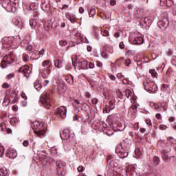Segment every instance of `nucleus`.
I'll list each match as a JSON object with an SVG mask.
<instances>
[{
	"mask_svg": "<svg viewBox=\"0 0 176 176\" xmlns=\"http://www.w3.org/2000/svg\"><path fill=\"white\" fill-rule=\"evenodd\" d=\"M153 108L154 109H156L157 112H160L162 109L166 110L165 104L164 105L162 104V106L160 107L159 104L154 103Z\"/></svg>",
	"mask_w": 176,
	"mask_h": 176,
	"instance_id": "obj_17",
	"label": "nucleus"
},
{
	"mask_svg": "<svg viewBox=\"0 0 176 176\" xmlns=\"http://www.w3.org/2000/svg\"><path fill=\"white\" fill-rule=\"evenodd\" d=\"M96 16V9L91 8L89 13V17H94Z\"/></svg>",
	"mask_w": 176,
	"mask_h": 176,
	"instance_id": "obj_31",
	"label": "nucleus"
},
{
	"mask_svg": "<svg viewBox=\"0 0 176 176\" xmlns=\"http://www.w3.org/2000/svg\"><path fill=\"white\" fill-rule=\"evenodd\" d=\"M161 2V5H166V6H168L170 5V2H171V1L170 0H160Z\"/></svg>",
	"mask_w": 176,
	"mask_h": 176,
	"instance_id": "obj_32",
	"label": "nucleus"
},
{
	"mask_svg": "<svg viewBox=\"0 0 176 176\" xmlns=\"http://www.w3.org/2000/svg\"><path fill=\"white\" fill-rule=\"evenodd\" d=\"M42 66L43 68H49V67L51 66V69L53 68V65L50 63V60H45L42 63Z\"/></svg>",
	"mask_w": 176,
	"mask_h": 176,
	"instance_id": "obj_16",
	"label": "nucleus"
},
{
	"mask_svg": "<svg viewBox=\"0 0 176 176\" xmlns=\"http://www.w3.org/2000/svg\"><path fill=\"white\" fill-rule=\"evenodd\" d=\"M162 21L164 23V25H163V28H167L168 24H170V21H168V19H167V18H164Z\"/></svg>",
	"mask_w": 176,
	"mask_h": 176,
	"instance_id": "obj_29",
	"label": "nucleus"
},
{
	"mask_svg": "<svg viewBox=\"0 0 176 176\" xmlns=\"http://www.w3.org/2000/svg\"><path fill=\"white\" fill-rule=\"evenodd\" d=\"M2 6L4 9H6L7 12H12L13 13L16 12V7L13 6L12 5V2H10V1H3L2 3Z\"/></svg>",
	"mask_w": 176,
	"mask_h": 176,
	"instance_id": "obj_5",
	"label": "nucleus"
},
{
	"mask_svg": "<svg viewBox=\"0 0 176 176\" xmlns=\"http://www.w3.org/2000/svg\"><path fill=\"white\" fill-rule=\"evenodd\" d=\"M89 63L87 60H80L78 62V66L81 68V69H87V65Z\"/></svg>",
	"mask_w": 176,
	"mask_h": 176,
	"instance_id": "obj_15",
	"label": "nucleus"
},
{
	"mask_svg": "<svg viewBox=\"0 0 176 176\" xmlns=\"http://www.w3.org/2000/svg\"><path fill=\"white\" fill-rule=\"evenodd\" d=\"M34 87L37 91H39L42 89V84L40 83L39 80H37L34 82Z\"/></svg>",
	"mask_w": 176,
	"mask_h": 176,
	"instance_id": "obj_19",
	"label": "nucleus"
},
{
	"mask_svg": "<svg viewBox=\"0 0 176 176\" xmlns=\"http://www.w3.org/2000/svg\"><path fill=\"white\" fill-rule=\"evenodd\" d=\"M107 135H109V137H111L112 135H113V134H115V132L113 131V132H111V131H109L107 133Z\"/></svg>",
	"mask_w": 176,
	"mask_h": 176,
	"instance_id": "obj_58",
	"label": "nucleus"
},
{
	"mask_svg": "<svg viewBox=\"0 0 176 176\" xmlns=\"http://www.w3.org/2000/svg\"><path fill=\"white\" fill-rule=\"evenodd\" d=\"M129 149H130V145L123 146L122 144H120L117 145L115 151L116 153H117L121 159H124L129 156Z\"/></svg>",
	"mask_w": 176,
	"mask_h": 176,
	"instance_id": "obj_4",
	"label": "nucleus"
},
{
	"mask_svg": "<svg viewBox=\"0 0 176 176\" xmlns=\"http://www.w3.org/2000/svg\"><path fill=\"white\" fill-rule=\"evenodd\" d=\"M26 50L28 51V52H31L32 50V45H28V46H27L26 47Z\"/></svg>",
	"mask_w": 176,
	"mask_h": 176,
	"instance_id": "obj_55",
	"label": "nucleus"
},
{
	"mask_svg": "<svg viewBox=\"0 0 176 176\" xmlns=\"http://www.w3.org/2000/svg\"><path fill=\"white\" fill-rule=\"evenodd\" d=\"M57 113L58 115H60L61 118L65 117V115H67V108L64 106L58 107L57 109Z\"/></svg>",
	"mask_w": 176,
	"mask_h": 176,
	"instance_id": "obj_11",
	"label": "nucleus"
},
{
	"mask_svg": "<svg viewBox=\"0 0 176 176\" xmlns=\"http://www.w3.org/2000/svg\"><path fill=\"white\" fill-rule=\"evenodd\" d=\"M119 47L120 49H124V43H123V41L120 43Z\"/></svg>",
	"mask_w": 176,
	"mask_h": 176,
	"instance_id": "obj_53",
	"label": "nucleus"
},
{
	"mask_svg": "<svg viewBox=\"0 0 176 176\" xmlns=\"http://www.w3.org/2000/svg\"><path fill=\"white\" fill-rule=\"evenodd\" d=\"M51 25H52V23H50V21H45L44 22V27H45V28L49 29V28H50Z\"/></svg>",
	"mask_w": 176,
	"mask_h": 176,
	"instance_id": "obj_33",
	"label": "nucleus"
},
{
	"mask_svg": "<svg viewBox=\"0 0 176 176\" xmlns=\"http://www.w3.org/2000/svg\"><path fill=\"white\" fill-rule=\"evenodd\" d=\"M150 89H152V90L149 91L150 93H156V91H157V85L154 82V85H151V87H150Z\"/></svg>",
	"mask_w": 176,
	"mask_h": 176,
	"instance_id": "obj_24",
	"label": "nucleus"
},
{
	"mask_svg": "<svg viewBox=\"0 0 176 176\" xmlns=\"http://www.w3.org/2000/svg\"><path fill=\"white\" fill-rule=\"evenodd\" d=\"M6 156L9 159H16L17 157V151L14 149L9 148L6 153Z\"/></svg>",
	"mask_w": 176,
	"mask_h": 176,
	"instance_id": "obj_9",
	"label": "nucleus"
},
{
	"mask_svg": "<svg viewBox=\"0 0 176 176\" xmlns=\"http://www.w3.org/2000/svg\"><path fill=\"white\" fill-rule=\"evenodd\" d=\"M109 112H111V109L107 107L103 109V113H109Z\"/></svg>",
	"mask_w": 176,
	"mask_h": 176,
	"instance_id": "obj_46",
	"label": "nucleus"
},
{
	"mask_svg": "<svg viewBox=\"0 0 176 176\" xmlns=\"http://www.w3.org/2000/svg\"><path fill=\"white\" fill-rule=\"evenodd\" d=\"M2 87L3 89H9V84H8L7 82H5L2 85Z\"/></svg>",
	"mask_w": 176,
	"mask_h": 176,
	"instance_id": "obj_51",
	"label": "nucleus"
},
{
	"mask_svg": "<svg viewBox=\"0 0 176 176\" xmlns=\"http://www.w3.org/2000/svg\"><path fill=\"white\" fill-rule=\"evenodd\" d=\"M143 85L144 90H146V91H150V90H153L152 89H151V87L153 86V85H155V82L151 81V80H146L144 81Z\"/></svg>",
	"mask_w": 176,
	"mask_h": 176,
	"instance_id": "obj_10",
	"label": "nucleus"
},
{
	"mask_svg": "<svg viewBox=\"0 0 176 176\" xmlns=\"http://www.w3.org/2000/svg\"><path fill=\"white\" fill-rule=\"evenodd\" d=\"M167 140L170 141V144H174V142H175V140H174V138H173V137H168L167 138Z\"/></svg>",
	"mask_w": 176,
	"mask_h": 176,
	"instance_id": "obj_47",
	"label": "nucleus"
},
{
	"mask_svg": "<svg viewBox=\"0 0 176 176\" xmlns=\"http://www.w3.org/2000/svg\"><path fill=\"white\" fill-rule=\"evenodd\" d=\"M7 78H8V79H12V78H14V74L12 73V74H8L7 76Z\"/></svg>",
	"mask_w": 176,
	"mask_h": 176,
	"instance_id": "obj_50",
	"label": "nucleus"
},
{
	"mask_svg": "<svg viewBox=\"0 0 176 176\" xmlns=\"http://www.w3.org/2000/svg\"><path fill=\"white\" fill-rule=\"evenodd\" d=\"M29 144H30V142H28V140H25V141L23 142V146H28Z\"/></svg>",
	"mask_w": 176,
	"mask_h": 176,
	"instance_id": "obj_56",
	"label": "nucleus"
},
{
	"mask_svg": "<svg viewBox=\"0 0 176 176\" xmlns=\"http://www.w3.org/2000/svg\"><path fill=\"white\" fill-rule=\"evenodd\" d=\"M149 73L151 75H152V76H156V75H157V73H156V70H155V69H150Z\"/></svg>",
	"mask_w": 176,
	"mask_h": 176,
	"instance_id": "obj_37",
	"label": "nucleus"
},
{
	"mask_svg": "<svg viewBox=\"0 0 176 176\" xmlns=\"http://www.w3.org/2000/svg\"><path fill=\"white\" fill-rule=\"evenodd\" d=\"M161 91L170 94V85L167 84H162L161 86Z\"/></svg>",
	"mask_w": 176,
	"mask_h": 176,
	"instance_id": "obj_13",
	"label": "nucleus"
},
{
	"mask_svg": "<svg viewBox=\"0 0 176 176\" xmlns=\"http://www.w3.org/2000/svg\"><path fill=\"white\" fill-rule=\"evenodd\" d=\"M135 152L136 156H141V155H142V152L141 151V149H140V148H136L135 150Z\"/></svg>",
	"mask_w": 176,
	"mask_h": 176,
	"instance_id": "obj_38",
	"label": "nucleus"
},
{
	"mask_svg": "<svg viewBox=\"0 0 176 176\" xmlns=\"http://www.w3.org/2000/svg\"><path fill=\"white\" fill-rule=\"evenodd\" d=\"M89 68H90L91 69H93V68H94V63H90L89 64Z\"/></svg>",
	"mask_w": 176,
	"mask_h": 176,
	"instance_id": "obj_64",
	"label": "nucleus"
},
{
	"mask_svg": "<svg viewBox=\"0 0 176 176\" xmlns=\"http://www.w3.org/2000/svg\"><path fill=\"white\" fill-rule=\"evenodd\" d=\"M41 8L43 12H49L50 10V0H41Z\"/></svg>",
	"mask_w": 176,
	"mask_h": 176,
	"instance_id": "obj_8",
	"label": "nucleus"
},
{
	"mask_svg": "<svg viewBox=\"0 0 176 176\" xmlns=\"http://www.w3.org/2000/svg\"><path fill=\"white\" fill-rule=\"evenodd\" d=\"M109 77L110 78V79H111V80H115V79H116L115 76H113V75L111 74H109Z\"/></svg>",
	"mask_w": 176,
	"mask_h": 176,
	"instance_id": "obj_59",
	"label": "nucleus"
},
{
	"mask_svg": "<svg viewBox=\"0 0 176 176\" xmlns=\"http://www.w3.org/2000/svg\"><path fill=\"white\" fill-rule=\"evenodd\" d=\"M60 138L62 140H69V141L71 142V135H69L68 130L65 129L63 130V133H60Z\"/></svg>",
	"mask_w": 176,
	"mask_h": 176,
	"instance_id": "obj_12",
	"label": "nucleus"
},
{
	"mask_svg": "<svg viewBox=\"0 0 176 176\" xmlns=\"http://www.w3.org/2000/svg\"><path fill=\"white\" fill-rule=\"evenodd\" d=\"M96 66L100 67H102V63H101L100 61H97L96 62Z\"/></svg>",
	"mask_w": 176,
	"mask_h": 176,
	"instance_id": "obj_63",
	"label": "nucleus"
},
{
	"mask_svg": "<svg viewBox=\"0 0 176 176\" xmlns=\"http://www.w3.org/2000/svg\"><path fill=\"white\" fill-rule=\"evenodd\" d=\"M39 72L44 79H47L49 75L52 73V66H49L48 68L44 67L43 69H41Z\"/></svg>",
	"mask_w": 176,
	"mask_h": 176,
	"instance_id": "obj_7",
	"label": "nucleus"
},
{
	"mask_svg": "<svg viewBox=\"0 0 176 176\" xmlns=\"http://www.w3.org/2000/svg\"><path fill=\"white\" fill-rule=\"evenodd\" d=\"M53 97V94L50 91L45 92L41 95L40 96V102L41 104L47 108V109H50V107H52V98Z\"/></svg>",
	"mask_w": 176,
	"mask_h": 176,
	"instance_id": "obj_2",
	"label": "nucleus"
},
{
	"mask_svg": "<svg viewBox=\"0 0 176 176\" xmlns=\"http://www.w3.org/2000/svg\"><path fill=\"white\" fill-rule=\"evenodd\" d=\"M115 100H111L109 101V109H115Z\"/></svg>",
	"mask_w": 176,
	"mask_h": 176,
	"instance_id": "obj_28",
	"label": "nucleus"
},
{
	"mask_svg": "<svg viewBox=\"0 0 176 176\" xmlns=\"http://www.w3.org/2000/svg\"><path fill=\"white\" fill-rule=\"evenodd\" d=\"M9 38L8 37H4L2 38L1 42L3 45H6V43H8L9 46H12V44H10V43H9Z\"/></svg>",
	"mask_w": 176,
	"mask_h": 176,
	"instance_id": "obj_25",
	"label": "nucleus"
},
{
	"mask_svg": "<svg viewBox=\"0 0 176 176\" xmlns=\"http://www.w3.org/2000/svg\"><path fill=\"white\" fill-rule=\"evenodd\" d=\"M23 61H25V63H27V61H28L30 56H28V55L23 54Z\"/></svg>",
	"mask_w": 176,
	"mask_h": 176,
	"instance_id": "obj_43",
	"label": "nucleus"
},
{
	"mask_svg": "<svg viewBox=\"0 0 176 176\" xmlns=\"http://www.w3.org/2000/svg\"><path fill=\"white\" fill-rule=\"evenodd\" d=\"M85 170V167L82 166H80L78 168V171H79V173H82Z\"/></svg>",
	"mask_w": 176,
	"mask_h": 176,
	"instance_id": "obj_49",
	"label": "nucleus"
},
{
	"mask_svg": "<svg viewBox=\"0 0 176 176\" xmlns=\"http://www.w3.org/2000/svg\"><path fill=\"white\" fill-rule=\"evenodd\" d=\"M0 175L1 176L8 175V169H6V168H0Z\"/></svg>",
	"mask_w": 176,
	"mask_h": 176,
	"instance_id": "obj_23",
	"label": "nucleus"
},
{
	"mask_svg": "<svg viewBox=\"0 0 176 176\" xmlns=\"http://www.w3.org/2000/svg\"><path fill=\"white\" fill-rule=\"evenodd\" d=\"M78 10L79 13H80L81 14H83V13H85V8H83L82 7H80Z\"/></svg>",
	"mask_w": 176,
	"mask_h": 176,
	"instance_id": "obj_54",
	"label": "nucleus"
},
{
	"mask_svg": "<svg viewBox=\"0 0 176 176\" xmlns=\"http://www.w3.org/2000/svg\"><path fill=\"white\" fill-rule=\"evenodd\" d=\"M101 35H102V36H109V32H108V30H102Z\"/></svg>",
	"mask_w": 176,
	"mask_h": 176,
	"instance_id": "obj_36",
	"label": "nucleus"
},
{
	"mask_svg": "<svg viewBox=\"0 0 176 176\" xmlns=\"http://www.w3.org/2000/svg\"><path fill=\"white\" fill-rule=\"evenodd\" d=\"M29 8L30 10H32L36 14H38V3H32Z\"/></svg>",
	"mask_w": 176,
	"mask_h": 176,
	"instance_id": "obj_14",
	"label": "nucleus"
},
{
	"mask_svg": "<svg viewBox=\"0 0 176 176\" xmlns=\"http://www.w3.org/2000/svg\"><path fill=\"white\" fill-rule=\"evenodd\" d=\"M67 41L65 40H61L60 42H59V45L60 46H67Z\"/></svg>",
	"mask_w": 176,
	"mask_h": 176,
	"instance_id": "obj_42",
	"label": "nucleus"
},
{
	"mask_svg": "<svg viewBox=\"0 0 176 176\" xmlns=\"http://www.w3.org/2000/svg\"><path fill=\"white\" fill-rule=\"evenodd\" d=\"M133 45H138V41L137 39L133 40L132 42H131Z\"/></svg>",
	"mask_w": 176,
	"mask_h": 176,
	"instance_id": "obj_62",
	"label": "nucleus"
},
{
	"mask_svg": "<svg viewBox=\"0 0 176 176\" xmlns=\"http://www.w3.org/2000/svg\"><path fill=\"white\" fill-rule=\"evenodd\" d=\"M91 101V103L94 104V105L97 104V103L98 102V100L96 98H93Z\"/></svg>",
	"mask_w": 176,
	"mask_h": 176,
	"instance_id": "obj_44",
	"label": "nucleus"
},
{
	"mask_svg": "<svg viewBox=\"0 0 176 176\" xmlns=\"http://www.w3.org/2000/svg\"><path fill=\"white\" fill-rule=\"evenodd\" d=\"M33 126L34 127L33 130H34L35 134L37 135L38 137H40V138H42V137L46 134V129L42 122L35 121L33 122Z\"/></svg>",
	"mask_w": 176,
	"mask_h": 176,
	"instance_id": "obj_3",
	"label": "nucleus"
},
{
	"mask_svg": "<svg viewBox=\"0 0 176 176\" xmlns=\"http://www.w3.org/2000/svg\"><path fill=\"white\" fill-rule=\"evenodd\" d=\"M153 20H155V18L152 16H147L144 19V23L145 24H151Z\"/></svg>",
	"mask_w": 176,
	"mask_h": 176,
	"instance_id": "obj_21",
	"label": "nucleus"
},
{
	"mask_svg": "<svg viewBox=\"0 0 176 176\" xmlns=\"http://www.w3.org/2000/svg\"><path fill=\"white\" fill-rule=\"evenodd\" d=\"M157 145L158 148H162L161 155L163 160L165 163H168L171 159L168 157L167 153L171 152V148L167 146V142L166 140H159Z\"/></svg>",
	"mask_w": 176,
	"mask_h": 176,
	"instance_id": "obj_1",
	"label": "nucleus"
},
{
	"mask_svg": "<svg viewBox=\"0 0 176 176\" xmlns=\"http://www.w3.org/2000/svg\"><path fill=\"white\" fill-rule=\"evenodd\" d=\"M125 96L129 98L131 96V91L129 89L125 91Z\"/></svg>",
	"mask_w": 176,
	"mask_h": 176,
	"instance_id": "obj_41",
	"label": "nucleus"
},
{
	"mask_svg": "<svg viewBox=\"0 0 176 176\" xmlns=\"http://www.w3.org/2000/svg\"><path fill=\"white\" fill-rule=\"evenodd\" d=\"M125 65L126 67H129V65H130V64H131V60H130L129 58L126 59L125 60Z\"/></svg>",
	"mask_w": 176,
	"mask_h": 176,
	"instance_id": "obj_48",
	"label": "nucleus"
},
{
	"mask_svg": "<svg viewBox=\"0 0 176 176\" xmlns=\"http://www.w3.org/2000/svg\"><path fill=\"white\" fill-rule=\"evenodd\" d=\"M50 153L52 156H56V155H57V148L55 146L52 147L50 149Z\"/></svg>",
	"mask_w": 176,
	"mask_h": 176,
	"instance_id": "obj_27",
	"label": "nucleus"
},
{
	"mask_svg": "<svg viewBox=\"0 0 176 176\" xmlns=\"http://www.w3.org/2000/svg\"><path fill=\"white\" fill-rule=\"evenodd\" d=\"M54 65L56 68H61L63 67V62L60 59H56L54 60Z\"/></svg>",
	"mask_w": 176,
	"mask_h": 176,
	"instance_id": "obj_22",
	"label": "nucleus"
},
{
	"mask_svg": "<svg viewBox=\"0 0 176 176\" xmlns=\"http://www.w3.org/2000/svg\"><path fill=\"white\" fill-rule=\"evenodd\" d=\"M153 162H154V164H155V166H157L159 164V163H160V157H159L157 156H155L153 157Z\"/></svg>",
	"mask_w": 176,
	"mask_h": 176,
	"instance_id": "obj_30",
	"label": "nucleus"
},
{
	"mask_svg": "<svg viewBox=\"0 0 176 176\" xmlns=\"http://www.w3.org/2000/svg\"><path fill=\"white\" fill-rule=\"evenodd\" d=\"M118 78H119V79H122V78H124V76H123V74H122V73H118L117 74Z\"/></svg>",
	"mask_w": 176,
	"mask_h": 176,
	"instance_id": "obj_60",
	"label": "nucleus"
},
{
	"mask_svg": "<svg viewBox=\"0 0 176 176\" xmlns=\"http://www.w3.org/2000/svg\"><path fill=\"white\" fill-rule=\"evenodd\" d=\"M8 56H6L3 57V60L1 63V68H6V67H8Z\"/></svg>",
	"mask_w": 176,
	"mask_h": 176,
	"instance_id": "obj_20",
	"label": "nucleus"
},
{
	"mask_svg": "<svg viewBox=\"0 0 176 176\" xmlns=\"http://www.w3.org/2000/svg\"><path fill=\"white\" fill-rule=\"evenodd\" d=\"M155 118H156V119H157V120H162V114H160V113H157V114L155 115Z\"/></svg>",
	"mask_w": 176,
	"mask_h": 176,
	"instance_id": "obj_52",
	"label": "nucleus"
},
{
	"mask_svg": "<svg viewBox=\"0 0 176 176\" xmlns=\"http://www.w3.org/2000/svg\"><path fill=\"white\" fill-rule=\"evenodd\" d=\"M145 123L147 124V126H148V127H151V126H152V122L149 119H146L145 120Z\"/></svg>",
	"mask_w": 176,
	"mask_h": 176,
	"instance_id": "obj_45",
	"label": "nucleus"
},
{
	"mask_svg": "<svg viewBox=\"0 0 176 176\" xmlns=\"http://www.w3.org/2000/svg\"><path fill=\"white\" fill-rule=\"evenodd\" d=\"M159 129L160 130H167V129H168V126H167V125L165 124H160Z\"/></svg>",
	"mask_w": 176,
	"mask_h": 176,
	"instance_id": "obj_39",
	"label": "nucleus"
},
{
	"mask_svg": "<svg viewBox=\"0 0 176 176\" xmlns=\"http://www.w3.org/2000/svg\"><path fill=\"white\" fill-rule=\"evenodd\" d=\"M157 25L161 30H166V28H163V25H164V23L163 22V21H158Z\"/></svg>",
	"mask_w": 176,
	"mask_h": 176,
	"instance_id": "obj_34",
	"label": "nucleus"
},
{
	"mask_svg": "<svg viewBox=\"0 0 176 176\" xmlns=\"http://www.w3.org/2000/svg\"><path fill=\"white\" fill-rule=\"evenodd\" d=\"M67 19L72 23H75V16H74L72 15H67Z\"/></svg>",
	"mask_w": 176,
	"mask_h": 176,
	"instance_id": "obj_35",
	"label": "nucleus"
},
{
	"mask_svg": "<svg viewBox=\"0 0 176 176\" xmlns=\"http://www.w3.org/2000/svg\"><path fill=\"white\" fill-rule=\"evenodd\" d=\"M12 110L14 111V112H17L19 111V107L16 105H14L12 107Z\"/></svg>",
	"mask_w": 176,
	"mask_h": 176,
	"instance_id": "obj_57",
	"label": "nucleus"
},
{
	"mask_svg": "<svg viewBox=\"0 0 176 176\" xmlns=\"http://www.w3.org/2000/svg\"><path fill=\"white\" fill-rule=\"evenodd\" d=\"M56 167L57 170H60V168H63V170L65 168V164L61 160L56 161Z\"/></svg>",
	"mask_w": 176,
	"mask_h": 176,
	"instance_id": "obj_18",
	"label": "nucleus"
},
{
	"mask_svg": "<svg viewBox=\"0 0 176 176\" xmlns=\"http://www.w3.org/2000/svg\"><path fill=\"white\" fill-rule=\"evenodd\" d=\"M32 71V69L30 68L28 65L22 66L19 69V72H21V74H23L25 78H30Z\"/></svg>",
	"mask_w": 176,
	"mask_h": 176,
	"instance_id": "obj_6",
	"label": "nucleus"
},
{
	"mask_svg": "<svg viewBox=\"0 0 176 176\" xmlns=\"http://www.w3.org/2000/svg\"><path fill=\"white\" fill-rule=\"evenodd\" d=\"M168 120H169V122H175V117H170V118H168Z\"/></svg>",
	"mask_w": 176,
	"mask_h": 176,
	"instance_id": "obj_61",
	"label": "nucleus"
},
{
	"mask_svg": "<svg viewBox=\"0 0 176 176\" xmlns=\"http://www.w3.org/2000/svg\"><path fill=\"white\" fill-rule=\"evenodd\" d=\"M4 151L5 148H3V146H0V157H2V156H3Z\"/></svg>",
	"mask_w": 176,
	"mask_h": 176,
	"instance_id": "obj_40",
	"label": "nucleus"
},
{
	"mask_svg": "<svg viewBox=\"0 0 176 176\" xmlns=\"http://www.w3.org/2000/svg\"><path fill=\"white\" fill-rule=\"evenodd\" d=\"M36 24H37L36 20L31 19L30 21V27H32V28H35V26L36 25Z\"/></svg>",
	"mask_w": 176,
	"mask_h": 176,
	"instance_id": "obj_26",
	"label": "nucleus"
}]
</instances>
